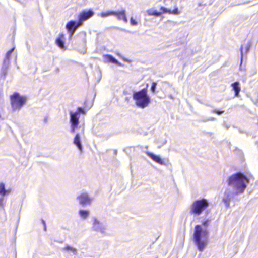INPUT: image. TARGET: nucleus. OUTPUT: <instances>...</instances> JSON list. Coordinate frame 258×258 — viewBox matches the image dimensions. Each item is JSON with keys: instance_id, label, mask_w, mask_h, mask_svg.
I'll return each instance as SVG.
<instances>
[{"instance_id": "1", "label": "nucleus", "mask_w": 258, "mask_h": 258, "mask_svg": "<svg viewBox=\"0 0 258 258\" xmlns=\"http://www.w3.org/2000/svg\"><path fill=\"white\" fill-rule=\"evenodd\" d=\"M227 181L228 186L232 188L233 191L227 189L224 193L222 201L227 208L230 207V203L235 196L244 191L249 179L243 173L238 172L230 176Z\"/></svg>"}, {"instance_id": "2", "label": "nucleus", "mask_w": 258, "mask_h": 258, "mask_svg": "<svg viewBox=\"0 0 258 258\" xmlns=\"http://www.w3.org/2000/svg\"><path fill=\"white\" fill-rule=\"evenodd\" d=\"M211 220L209 218L204 219L201 221L202 225H197L195 227L194 240L198 249L203 251L206 247L208 237L209 231L208 227Z\"/></svg>"}, {"instance_id": "3", "label": "nucleus", "mask_w": 258, "mask_h": 258, "mask_svg": "<svg viewBox=\"0 0 258 258\" xmlns=\"http://www.w3.org/2000/svg\"><path fill=\"white\" fill-rule=\"evenodd\" d=\"M133 98L137 106L141 108L147 107L151 102V98L147 93V88L134 92Z\"/></svg>"}, {"instance_id": "4", "label": "nucleus", "mask_w": 258, "mask_h": 258, "mask_svg": "<svg viewBox=\"0 0 258 258\" xmlns=\"http://www.w3.org/2000/svg\"><path fill=\"white\" fill-rule=\"evenodd\" d=\"M70 122L71 124V133H74L75 131L79 126V119L81 118V115H84L86 112L84 108L79 107L75 111H70Z\"/></svg>"}, {"instance_id": "5", "label": "nucleus", "mask_w": 258, "mask_h": 258, "mask_svg": "<svg viewBox=\"0 0 258 258\" xmlns=\"http://www.w3.org/2000/svg\"><path fill=\"white\" fill-rule=\"evenodd\" d=\"M209 206L208 201L204 198L195 200L190 207V213L194 217L201 215Z\"/></svg>"}, {"instance_id": "6", "label": "nucleus", "mask_w": 258, "mask_h": 258, "mask_svg": "<svg viewBox=\"0 0 258 258\" xmlns=\"http://www.w3.org/2000/svg\"><path fill=\"white\" fill-rule=\"evenodd\" d=\"M27 98L18 93H14L11 96V104L13 111L20 110L25 104Z\"/></svg>"}, {"instance_id": "7", "label": "nucleus", "mask_w": 258, "mask_h": 258, "mask_svg": "<svg viewBox=\"0 0 258 258\" xmlns=\"http://www.w3.org/2000/svg\"><path fill=\"white\" fill-rule=\"evenodd\" d=\"M91 229L101 234L105 235L107 234V226L103 222L95 217L92 218L91 220Z\"/></svg>"}, {"instance_id": "8", "label": "nucleus", "mask_w": 258, "mask_h": 258, "mask_svg": "<svg viewBox=\"0 0 258 258\" xmlns=\"http://www.w3.org/2000/svg\"><path fill=\"white\" fill-rule=\"evenodd\" d=\"M81 26L82 25L79 21L71 20L67 23L66 28L69 33L70 38L72 37L78 28Z\"/></svg>"}, {"instance_id": "9", "label": "nucleus", "mask_w": 258, "mask_h": 258, "mask_svg": "<svg viewBox=\"0 0 258 258\" xmlns=\"http://www.w3.org/2000/svg\"><path fill=\"white\" fill-rule=\"evenodd\" d=\"M94 15V12L91 9L84 10L80 13L78 16V21L82 25L83 22Z\"/></svg>"}, {"instance_id": "10", "label": "nucleus", "mask_w": 258, "mask_h": 258, "mask_svg": "<svg viewBox=\"0 0 258 258\" xmlns=\"http://www.w3.org/2000/svg\"><path fill=\"white\" fill-rule=\"evenodd\" d=\"M79 203L82 206H85L87 205H90L92 202V199L86 192L81 194L77 197Z\"/></svg>"}, {"instance_id": "11", "label": "nucleus", "mask_w": 258, "mask_h": 258, "mask_svg": "<svg viewBox=\"0 0 258 258\" xmlns=\"http://www.w3.org/2000/svg\"><path fill=\"white\" fill-rule=\"evenodd\" d=\"M73 143L76 146L80 152L83 150L80 134L77 133L74 138Z\"/></svg>"}, {"instance_id": "12", "label": "nucleus", "mask_w": 258, "mask_h": 258, "mask_svg": "<svg viewBox=\"0 0 258 258\" xmlns=\"http://www.w3.org/2000/svg\"><path fill=\"white\" fill-rule=\"evenodd\" d=\"M147 154L149 156L153 161L161 165H164V162L162 158L158 155L154 154L151 152H147Z\"/></svg>"}, {"instance_id": "13", "label": "nucleus", "mask_w": 258, "mask_h": 258, "mask_svg": "<svg viewBox=\"0 0 258 258\" xmlns=\"http://www.w3.org/2000/svg\"><path fill=\"white\" fill-rule=\"evenodd\" d=\"M11 192V189H6L5 185L3 182L0 183V196L2 197H5L9 194H10Z\"/></svg>"}, {"instance_id": "14", "label": "nucleus", "mask_w": 258, "mask_h": 258, "mask_svg": "<svg viewBox=\"0 0 258 258\" xmlns=\"http://www.w3.org/2000/svg\"><path fill=\"white\" fill-rule=\"evenodd\" d=\"M231 86L234 91L235 96L236 97H238L239 95V92L241 90L239 82L238 81L232 83Z\"/></svg>"}, {"instance_id": "15", "label": "nucleus", "mask_w": 258, "mask_h": 258, "mask_svg": "<svg viewBox=\"0 0 258 258\" xmlns=\"http://www.w3.org/2000/svg\"><path fill=\"white\" fill-rule=\"evenodd\" d=\"M63 250L67 251L71 255H75L78 253L77 249L69 245H66L63 248Z\"/></svg>"}, {"instance_id": "16", "label": "nucleus", "mask_w": 258, "mask_h": 258, "mask_svg": "<svg viewBox=\"0 0 258 258\" xmlns=\"http://www.w3.org/2000/svg\"><path fill=\"white\" fill-rule=\"evenodd\" d=\"M104 58L105 62H111L118 66L120 65V62L111 55H104Z\"/></svg>"}, {"instance_id": "17", "label": "nucleus", "mask_w": 258, "mask_h": 258, "mask_svg": "<svg viewBox=\"0 0 258 258\" xmlns=\"http://www.w3.org/2000/svg\"><path fill=\"white\" fill-rule=\"evenodd\" d=\"M9 62L8 60H4L3 61V64L1 69V75L3 76L4 78H5L7 74V69L9 67Z\"/></svg>"}, {"instance_id": "18", "label": "nucleus", "mask_w": 258, "mask_h": 258, "mask_svg": "<svg viewBox=\"0 0 258 258\" xmlns=\"http://www.w3.org/2000/svg\"><path fill=\"white\" fill-rule=\"evenodd\" d=\"M63 35L61 36L60 37L57 38L56 39V43L57 45L60 48L62 49H66L65 45H64V42L63 40Z\"/></svg>"}, {"instance_id": "19", "label": "nucleus", "mask_w": 258, "mask_h": 258, "mask_svg": "<svg viewBox=\"0 0 258 258\" xmlns=\"http://www.w3.org/2000/svg\"><path fill=\"white\" fill-rule=\"evenodd\" d=\"M147 13L149 16H154L156 17L160 16L162 14V12H158L153 8L150 9L147 11Z\"/></svg>"}, {"instance_id": "20", "label": "nucleus", "mask_w": 258, "mask_h": 258, "mask_svg": "<svg viewBox=\"0 0 258 258\" xmlns=\"http://www.w3.org/2000/svg\"><path fill=\"white\" fill-rule=\"evenodd\" d=\"M80 216L83 218H87L89 215V211L85 210H80L79 211Z\"/></svg>"}, {"instance_id": "21", "label": "nucleus", "mask_w": 258, "mask_h": 258, "mask_svg": "<svg viewBox=\"0 0 258 258\" xmlns=\"http://www.w3.org/2000/svg\"><path fill=\"white\" fill-rule=\"evenodd\" d=\"M115 14H113L114 16H116L117 17V18L119 20H121L122 19V17L125 13V10H122L120 12H117L114 11Z\"/></svg>"}, {"instance_id": "22", "label": "nucleus", "mask_w": 258, "mask_h": 258, "mask_svg": "<svg viewBox=\"0 0 258 258\" xmlns=\"http://www.w3.org/2000/svg\"><path fill=\"white\" fill-rule=\"evenodd\" d=\"M114 11H108L107 12H102L100 15L101 17L104 18L106 17L109 16L113 15V14H114Z\"/></svg>"}, {"instance_id": "23", "label": "nucleus", "mask_w": 258, "mask_h": 258, "mask_svg": "<svg viewBox=\"0 0 258 258\" xmlns=\"http://www.w3.org/2000/svg\"><path fill=\"white\" fill-rule=\"evenodd\" d=\"M14 50V48H12L11 50H10L7 53H6V57L4 59V60H8L9 63L10 62V57L13 52Z\"/></svg>"}, {"instance_id": "24", "label": "nucleus", "mask_w": 258, "mask_h": 258, "mask_svg": "<svg viewBox=\"0 0 258 258\" xmlns=\"http://www.w3.org/2000/svg\"><path fill=\"white\" fill-rule=\"evenodd\" d=\"M160 10L162 11V13H169L171 14V10L170 9H168L166 8H165L164 7H160Z\"/></svg>"}, {"instance_id": "25", "label": "nucleus", "mask_w": 258, "mask_h": 258, "mask_svg": "<svg viewBox=\"0 0 258 258\" xmlns=\"http://www.w3.org/2000/svg\"><path fill=\"white\" fill-rule=\"evenodd\" d=\"M157 84V83L155 82H154L152 83V85H151V91L153 93H155Z\"/></svg>"}, {"instance_id": "26", "label": "nucleus", "mask_w": 258, "mask_h": 258, "mask_svg": "<svg viewBox=\"0 0 258 258\" xmlns=\"http://www.w3.org/2000/svg\"><path fill=\"white\" fill-rule=\"evenodd\" d=\"M4 197L1 196L0 197V209H4Z\"/></svg>"}, {"instance_id": "27", "label": "nucleus", "mask_w": 258, "mask_h": 258, "mask_svg": "<svg viewBox=\"0 0 258 258\" xmlns=\"http://www.w3.org/2000/svg\"><path fill=\"white\" fill-rule=\"evenodd\" d=\"M215 120H216L215 118L211 117H208V118H205L202 119V121L203 122H207L209 121H214Z\"/></svg>"}, {"instance_id": "28", "label": "nucleus", "mask_w": 258, "mask_h": 258, "mask_svg": "<svg viewBox=\"0 0 258 258\" xmlns=\"http://www.w3.org/2000/svg\"><path fill=\"white\" fill-rule=\"evenodd\" d=\"M130 23L131 25L132 26H136L138 24L137 21L136 20L134 19L133 17L131 18Z\"/></svg>"}, {"instance_id": "29", "label": "nucleus", "mask_w": 258, "mask_h": 258, "mask_svg": "<svg viewBox=\"0 0 258 258\" xmlns=\"http://www.w3.org/2000/svg\"><path fill=\"white\" fill-rule=\"evenodd\" d=\"M212 112L213 113H216L218 115H221L222 113H223V112H224V111H221V110H219L218 109H214L212 111Z\"/></svg>"}, {"instance_id": "30", "label": "nucleus", "mask_w": 258, "mask_h": 258, "mask_svg": "<svg viewBox=\"0 0 258 258\" xmlns=\"http://www.w3.org/2000/svg\"><path fill=\"white\" fill-rule=\"evenodd\" d=\"M250 46H251V43L250 42L247 43V44L246 45V46H245L244 49H245V52L246 53L249 51Z\"/></svg>"}, {"instance_id": "31", "label": "nucleus", "mask_w": 258, "mask_h": 258, "mask_svg": "<svg viewBox=\"0 0 258 258\" xmlns=\"http://www.w3.org/2000/svg\"><path fill=\"white\" fill-rule=\"evenodd\" d=\"M171 13L174 15H178L179 13L178 9L177 8H175L172 11H171Z\"/></svg>"}, {"instance_id": "32", "label": "nucleus", "mask_w": 258, "mask_h": 258, "mask_svg": "<svg viewBox=\"0 0 258 258\" xmlns=\"http://www.w3.org/2000/svg\"><path fill=\"white\" fill-rule=\"evenodd\" d=\"M243 49H244V47H243V45H241V46L240 47L241 61L242 60V58H243Z\"/></svg>"}, {"instance_id": "33", "label": "nucleus", "mask_w": 258, "mask_h": 258, "mask_svg": "<svg viewBox=\"0 0 258 258\" xmlns=\"http://www.w3.org/2000/svg\"><path fill=\"white\" fill-rule=\"evenodd\" d=\"M41 222H42V224L44 226V230L45 231H46V225L45 221L43 219H41Z\"/></svg>"}, {"instance_id": "34", "label": "nucleus", "mask_w": 258, "mask_h": 258, "mask_svg": "<svg viewBox=\"0 0 258 258\" xmlns=\"http://www.w3.org/2000/svg\"><path fill=\"white\" fill-rule=\"evenodd\" d=\"M125 23H127L128 20H127V19L126 17V15H125V14L124 15V16H123V17H122V19Z\"/></svg>"}, {"instance_id": "35", "label": "nucleus", "mask_w": 258, "mask_h": 258, "mask_svg": "<svg viewBox=\"0 0 258 258\" xmlns=\"http://www.w3.org/2000/svg\"><path fill=\"white\" fill-rule=\"evenodd\" d=\"M257 74V70L256 69H254L252 71V72L250 74V76H253V75H255Z\"/></svg>"}, {"instance_id": "36", "label": "nucleus", "mask_w": 258, "mask_h": 258, "mask_svg": "<svg viewBox=\"0 0 258 258\" xmlns=\"http://www.w3.org/2000/svg\"><path fill=\"white\" fill-rule=\"evenodd\" d=\"M243 82H245L246 80V77L244 76L242 79Z\"/></svg>"}, {"instance_id": "37", "label": "nucleus", "mask_w": 258, "mask_h": 258, "mask_svg": "<svg viewBox=\"0 0 258 258\" xmlns=\"http://www.w3.org/2000/svg\"><path fill=\"white\" fill-rule=\"evenodd\" d=\"M169 98H170V99H173V96H172V95H169Z\"/></svg>"}, {"instance_id": "38", "label": "nucleus", "mask_w": 258, "mask_h": 258, "mask_svg": "<svg viewBox=\"0 0 258 258\" xmlns=\"http://www.w3.org/2000/svg\"><path fill=\"white\" fill-rule=\"evenodd\" d=\"M98 74H99V80H100V78H101V73H100V72H98Z\"/></svg>"}, {"instance_id": "39", "label": "nucleus", "mask_w": 258, "mask_h": 258, "mask_svg": "<svg viewBox=\"0 0 258 258\" xmlns=\"http://www.w3.org/2000/svg\"><path fill=\"white\" fill-rule=\"evenodd\" d=\"M84 127H83V128H82V133H84Z\"/></svg>"}, {"instance_id": "40", "label": "nucleus", "mask_w": 258, "mask_h": 258, "mask_svg": "<svg viewBox=\"0 0 258 258\" xmlns=\"http://www.w3.org/2000/svg\"><path fill=\"white\" fill-rule=\"evenodd\" d=\"M206 105L208 106H210V105L208 104H206Z\"/></svg>"}]
</instances>
